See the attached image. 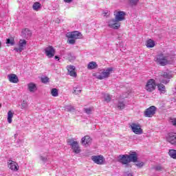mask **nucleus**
Returning <instances> with one entry per match:
<instances>
[{"label":"nucleus","instance_id":"obj_40","mask_svg":"<svg viewBox=\"0 0 176 176\" xmlns=\"http://www.w3.org/2000/svg\"><path fill=\"white\" fill-rule=\"evenodd\" d=\"M155 170H156V171H162V170H163V168L160 166H157L155 167Z\"/></svg>","mask_w":176,"mask_h":176},{"label":"nucleus","instance_id":"obj_21","mask_svg":"<svg viewBox=\"0 0 176 176\" xmlns=\"http://www.w3.org/2000/svg\"><path fill=\"white\" fill-rule=\"evenodd\" d=\"M28 89L30 93H35L36 90H38V87H36V84L34 82H30L28 84Z\"/></svg>","mask_w":176,"mask_h":176},{"label":"nucleus","instance_id":"obj_35","mask_svg":"<svg viewBox=\"0 0 176 176\" xmlns=\"http://www.w3.org/2000/svg\"><path fill=\"white\" fill-rule=\"evenodd\" d=\"M41 80L42 83H47V82H49V78H48L47 76L42 77L41 78Z\"/></svg>","mask_w":176,"mask_h":176},{"label":"nucleus","instance_id":"obj_3","mask_svg":"<svg viewBox=\"0 0 176 176\" xmlns=\"http://www.w3.org/2000/svg\"><path fill=\"white\" fill-rule=\"evenodd\" d=\"M82 33L78 31L72 32L67 36V43L69 45H75L76 39H82Z\"/></svg>","mask_w":176,"mask_h":176},{"label":"nucleus","instance_id":"obj_27","mask_svg":"<svg viewBox=\"0 0 176 176\" xmlns=\"http://www.w3.org/2000/svg\"><path fill=\"white\" fill-rule=\"evenodd\" d=\"M33 10H36V12H38V10H39V9H41V3L39 2H35L34 4H33Z\"/></svg>","mask_w":176,"mask_h":176},{"label":"nucleus","instance_id":"obj_6","mask_svg":"<svg viewBox=\"0 0 176 176\" xmlns=\"http://www.w3.org/2000/svg\"><path fill=\"white\" fill-rule=\"evenodd\" d=\"M112 72H113V67H109L106 70H103L100 74L97 76V79H99L100 80L107 79V78H109V76Z\"/></svg>","mask_w":176,"mask_h":176},{"label":"nucleus","instance_id":"obj_42","mask_svg":"<svg viewBox=\"0 0 176 176\" xmlns=\"http://www.w3.org/2000/svg\"><path fill=\"white\" fill-rule=\"evenodd\" d=\"M124 175L125 176H133V175L129 172L125 173Z\"/></svg>","mask_w":176,"mask_h":176},{"label":"nucleus","instance_id":"obj_12","mask_svg":"<svg viewBox=\"0 0 176 176\" xmlns=\"http://www.w3.org/2000/svg\"><path fill=\"white\" fill-rule=\"evenodd\" d=\"M115 19L117 20V21H123L124 20V16H126V12L123 11H115Z\"/></svg>","mask_w":176,"mask_h":176},{"label":"nucleus","instance_id":"obj_25","mask_svg":"<svg viewBox=\"0 0 176 176\" xmlns=\"http://www.w3.org/2000/svg\"><path fill=\"white\" fill-rule=\"evenodd\" d=\"M168 155L172 159H175L176 160V150L170 149L169 150Z\"/></svg>","mask_w":176,"mask_h":176},{"label":"nucleus","instance_id":"obj_2","mask_svg":"<svg viewBox=\"0 0 176 176\" xmlns=\"http://www.w3.org/2000/svg\"><path fill=\"white\" fill-rule=\"evenodd\" d=\"M170 54H163L161 53L155 58V61L158 65H161V67H165V65H167L169 64L170 61L168 60V57Z\"/></svg>","mask_w":176,"mask_h":176},{"label":"nucleus","instance_id":"obj_38","mask_svg":"<svg viewBox=\"0 0 176 176\" xmlns=\"http://www.w3.org/2000/svg\"><path fill=\"white\" fill-rule=\"evenodd\" d=\"M135 166L138 167V168H141L144 166V162H138L137 164H135Z\"/></svg>","mask_w":176,"mask_h":176},{"label":"nucleus","instance_id":"obj_36","mask_svg":"<svg viewBox=\"0 0 176 176\" xmlns=\"http://www.w3.org/2000/svg\"><path fill=\"white\" fill-rule=\"evenodd\" d=\"M67 112H75V107L72 106H67Z\"/></svg>","mask_w":176,"mask_h":176},{"label":"nucleus","instance_id":"obj_10","mask_svg":"<svg viewBox=\"0 0 176 176\" xmlns=\"http://www.w3.org/2000/svg\"><path fill=\"white\" fill-rule=\"evenodd\" d=\"M108 26L109 28H113V30H119L120 28V23L116 19H111L108 22Z\"/></svg>","mask_w":176,"mask_h":176},{"label":"nucleus","instance_id":"obj_1","mask_svg":"<svg viewBox=\"0 0 176 176\" xmlns=\"http://www.w3.org/2000/svg\"><path fill=\"white\" fill-rule=\"evenodd\" d=\"M118 162L122 164H129V163H137L138 162V155L136 152H133L129 155H120L118 156Z\"/></svg>","mask_w":176,"mask_h":176},{"label":"nucleus","instance_id":"obj_47","mask_svg":"<svg viewBox=\"0 0 176 176\" xmlns=\"http://www.w3.org/2000/svg\"><path fill=\"white\" fill-rule=\"evenodd\" d=\"M1 107H2V104L0 103V108H1Z\"/></svg>","mask_w":176,"mask_h":176},{"label":"nucleus","instance_id":"obj_33","mask_svg":"<svg viewBox=\"0 0 176 176\" xmlns=\"http://www.w3.org/2000/svg\"><path fill=\"white\" fill-rule=\"evenodd\" d=\"M111 100H112V98L111 97V95L109 94H106L104 96V101L106 102H111Z\"/></svg>","mask_w":176,"mask_h":176},{"label":"nucleus","instance_id":"obj_32","mask_svg":"<svg viewBox=\"0 0 176 176\" xmlns=\"http://www.w3.org/2000/svg\"><path fill=\"white\" fill-rule=\"evenodd\" d=\"M6 43L7 45H11V46H14V38H7L6 39Z\"/></svg>","mask_w":176,"mask_h":176},{"label":"nucleus","instance_id":"obj_5","mask_svg":"<svg viewBox=\"0 0 176 176\" xmlns=\"http://www.w3.org/2000/svg\"><path fill=\"white\" fill-rule=\"evenodd\" d=\"M158 78L160 82L167 85V83H168V79H171V78H173V76L166 72H161L158 76Z\"/></svg>","mask_w":176,"mask_h":176},{"label":"nucleus","instance_id":"obj_4","mask_svg":"<svg viewBox=\"0 0 176 176\" xmlns=\"http://www.w3.org/2000/svg\"><path fill=\"white\" fill-rule=\"evenodd\" d=\"M67 144L70 145L73 152L76 154L80 153L82 150L80 149V146H79V143L75 141L74 139H69L67 141Z\"/></svg>","mask_w":176,"mask_h":176},{"label":"nucleus","instance_id":"obj_46","mask_svg":"<svg viewBox=\"0 0 176 176\" xmlns=\"http://www.w3.org/2000/svg\"><path fill=\"white\" fill-rule=\"evenodd\" d=\"M57 58H58V56H55V60H57Z\"/></svg>","mask_w":176,"mask_h":176},{"label":"nucleus","instance_id":"obj_8","mask_svg":"<svg viewBox=\"0 0 176 176\" xmlns=\"http://www.w3.org/2000/svg\"><path fill=\"white\" fill-rule=\"evenodd\" d=\"M146 118H152L156 113V107L151 106L144 112Z\"/></svg>","mask_w":176,"mask_h":176},{"label":"nucleus","instance_id":"obj_13","mask_svg":"<svg viewBox=\"0 0 176 176\" xmlns=\"http://www.w3.org/2000/svg\"><path fill=\"white\" fill-rule=\"evenodd\" d=\"M25 46H27V41L24 39H20L19 42V47L15 48L14 50L21 53V52L24 50V47H25Z\"/></svg>","mask_w":176,"mask_h":176},{"label":"nucleus","instance_id":"obj_30","mask_svg":"<svg viewBox=\"0 0 176 176\" xmlns=\"http://www.w3.org/2000/svg\"><path fill=\"white\" fill-rule=\"evenodd\" d=\"M14 113L12 111L8 112V123H12V119L13 118Z\"/></svg>","mask_w":176,"mask_h":176},{"label":"nucleus","instance_id":"obj_14","mask_svg":"<svg viewBox=\"0 0 176 176\" xmlns=\"http://www.w3.org/2000/svg\"><path fill=\"white\" fill-rule=\"evenodd\" d=\"M91 160L94 162L96 164H104V156L102 155H93L91 157Z\"/></svg>","mask_w":176,"mask_h":176},{"label":"nucleus","instance_id":"obj_41","mask_svg":"<svg viewBox=\"0 0 176 176\" xmlns=\"http://www.w3.org/2000/svg\"><path fill=\"white\" fill-rule=\"evenodd\" d=\"M171 123H172L173 126H175V127H176V119H174L173 120H172Z\"/></svg>","mask_w":176,"mask_h":176},{"label":"nucleus","instance_id":"obj_45","mask_svg":"<svg viewBox=\"0 0 176 176\" xmlns=\"http://www.w3.org/2000/svg\"><path fill=\"white\" fill-rule=\"evenodd\" d=\"M1 47H2V43L0 42V49H1Z\"/></svg>","mask_w":176,"mask_h":176},{"label":"nucleus","instance_id":"obj_11","mask_svg":"<svg viewBox=\"0 0 176 176\" xmlns=\"http://www.w3.org/2000/svg\"><path fill=\"white\" fill-rule=\"evenodd\" d=\"M131 129L135 134H142V129H141L140 124L132 123L131 124Z\"/></svg>","mask_w":176,"mask_h":176},{"label":"nucleus","instance_id":"obj_31","mask_svg":"<svg viewBox=\"0 0 176 176\" xmlns=\"http://www.w3.org/2000/svg\"><path fill=\"white\" fill-rule=\"evenodd\" d=\"M131 6H136L140 0H128Z\"/></svg>","mask_w":176,"mask_h":176},{"label":"nucleus","instance_id":"obj_44","mask_svg":"<svg viewBox=\"0 0 176 176\" xmlns=\"http://www.w3.org/2000/svg\"><path fill=\"white\" fill-rule=\"evenodd\" d=\"M74 0H67V3H71V2H72Z\"/></svg>","mask_w":176,"mask_h":176},{"label":"nucleus","instance_id":"obj_7","mask_svg":"<svg viewBox=\"0 0 176 176\" xmlns=\"http://www.w3.org/2000/svg\"><path fill=\"white\" fill-rule=\"evenodd\" d=\"M145 89L150 93L156 90V81L154 79H150L147 81Z\"/></svg>","mask_w":176,"mask_h":176},{"label":"nucleus","instance_id":"obj_9","mask_svg":"<svg viewBox=\"0 0 176 176\" xmlns=\"http://www.w3.org/2000/svg\"><path fill=\"white\" fill-rule=\"evenodd\" d=\"M45 52L48 58H52L54 57V55L56 54V50H54V47H53V46H48L45 49Z\"/></svg>","mask_w":176,"mask_h":176},{"label":"nucleus","instance_id":"obj_20","mask_svg":"<svg viewBox=\"0 0 176 176\" xmlns=\"http://www.w3.org/2000/svg\"><path fill=\"white\" fill-rule=\"evenodd\" d=\"M21 35L23 38L28 39V38H31V35H32V33L31 32V30L25 28L22 30Z\"/></svg>","mask_w":176,"mask_h":176},{"label":"nucleus","instance_id":"obj_15","mask_svg":"<svg viewBox=\"0 0 176 176\" xmlns=\"http://www.w3.org/2000/svg\"><path fill=\"white\" fill-rule=\"evenodd\" d=\"M91 138L89 135H86L81 139V144L84 145V146L87 147L91 145Z\"/></svg>","mask_w":176,"mask_h":176},{"label":"nucleus","instance_id":"obj_22","mask_svg":"<svg viewBox=\"0 0 176 176\" xmlns=\"http://www.w3.org/2000/svg\"><path fill=\"white\" fill-rule=\"evenodd\" d=\"M116 107L120 111H123V109L126 108V104L124 103V100H118Z\"/></svg>","mask_w":176,"mask_h":176},{"label":"nucleus","instance_id":"obj_19","mask_svg":"<svg viewBox=\"0 0 176 176\" xmlns=\"http://www.w3.org/2000/svg\"><path fill=\"white\" fill-rule=\"evenodd\" d=\"M8 80L11 83H19V78L17 77V75L14 74H10L8 75Z\"/></svg>","mask_w":176,"mask_h":176},{"label":"nucleus","instance_id":"obj_43","mask_svg":"<svg viewBox=\"0 0 176 176\" xmlns=\"http://www.w3.org/2000/svg\"><path fill=\"white\" fill-rule=\"evenodd\" d=\"M103 16L105 17H108V16H109V14H108V12H103Z\"/></svg>","mask_w":176,"mask_h":176},{"label":"nucleus","instance_id":"obj_16","mask_svg":"<svg viewBox=\"0 0 176 176\" xmlns=\"http://www.w3.org/2000/svg\"><path fill=\"white\" fill-rule=\"evenodd\" d=\"M8 168L12 170V171H19V164L16 163V162L9 160L8 162Z\"/></svg>","mask_w":176,"mask_h":176},{"label":"nucleus","instance_id":"obj_34","mask_svg":"<svg viewBox=\"0 0 176 176\" xmlns=\"http://www.w3.org/2000/svg\"><path fill=\"white\" fill-rule=\"evenodd\" d=\"M22 109H25L28 108V104L27 103V100H23L21 103Z\"/></svg>","mask_w":176,"mask_h":176},{"label":"nucleus","instance_id":"obj_17","mask_svg":"<svg viewBox=\"0 0 176 176\" xmlns=\"http://www.w3.org/2000/svg\"><path fill=\"white\" fill-rule=\"evenodd\" d=\"M76 69L75 66L69 65L67 67V72L70 76H72L73 78H76V76H78Z\"/></svg>","mask_w":176,"mask_h":176},{"label":"nucleus","instance_id":"obj_23","mask_svg":"<svg viewBox=\"0 0 176 176\" xmlns=\"http://www.w3.org/2000/svg\"><path fill=\"white\" fill-rule=\"evenodd\" d=\"M82 93V87L80 86L77 85L76 87H74L73 94H76V96H79Z\"/></svg>","mask_w":176,"mask_h":176},{"label":"nucleus","instance_id":"obj_29","mask_svg":"<svg viewBox=\"0 0 176 176\" xmlns=\"http://www.w3.org/2000/svg\"><path fill=\"white\" fill-rule=\"evenodd\" d=\"M158 90L161 91V93H166V86L162 84L157 85Z\"/></svg>","mask_w":176,"mask_h":176},{"label":"nucleus","instance_id":"obj_28","mask_svg":"<svg viewBox=\"0 0 176 176\" xmlns=\"http://www.w3.org/2000/svg\"><path fill=\"white\" fill-rule=\"evenodd\" d=\"M51 95L52 96V97H58V89L53 88L51 90Z\"/></svg>","mask_w":176,"mask_h":176},{"label":"nucleus","instance_id":"obj_37","mask_svg":"<svg viewBox=\"0 0 176 176\" xmlns=\"http://www.w3.org/2000/svg\"><path fill=\"white\" fill-rule=\"evenodd\" d=\"M67 59L69 61H72V60H75V56H74L72 54H69L67 56Z\"/></svg>","mask_w":176,"mask_h":176},{"label":"nucleus","instance_id":"obj_24","mask_svg":"<svg viewBox=\"0 0 176 176\" xmlns=\"http://www.w3.org/2000/svg\"><path fill=\"white\" fill-rule=\"evenodd\" d=\"M96 68H98V65L94 61L90 62L87 65L88 69H96Z\"/></svg>","mask_w":176,"mask_h":176},{"label":"nucleus","instance_id":"obj_39","mask_svg":"<svg viewBox=\"0 0 176 176\" xmlns=\"http://www.w3.org/2000/svg\"><path fill=\"white\" fill-rule=\"evenodd\" d=\"M91 111H92L91 108L85 109V112H86L87 115H90V113H91Z\"/></svg>","mask_w":176,"mask_h":176},{"label":"nucleus","instance_id":"obj_18","mask_svg":"<svg viewBox=\"0 0 176 176\" xmlns=\"http://www.w3.org/2000/svg\"><path fill=\"white\" fill-rule=\"evenodd\" d=\"M168 142L172 145H176V133H170L166 138Z\"/></svg>","mask_w":176,"mask_h":176},{"label":"nucleus","instance_id":"obj_48","mask_svg":"<svg viewBox=\"0 0 176 176\" xmlns=\"http://www.w3.org/2000/svg\"><path fill=\"white\" fill-rule=\"evenodd\" d=\"M65 2H67V0H64Z\"/></svg>","mask_w":176,"mask_h":176},{"label":"nucleus","instance_id":"obj_26","mask_svg":"<svg viewBox=\"0 0 176 176\" xmlns=\"http://www.w3.org/2000/svg\"><path fill=\"white\" fill-rule=\"evenodd\" d=\"M146 46L147 47H155V41L152 39H149L146 41Z\"/></svg>","mask_w":176,"mask_h":176}]
</instances>
